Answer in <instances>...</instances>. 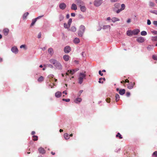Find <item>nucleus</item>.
<instances>
[{"label":"nucleus","mask_w":157,"mask_h":157,"mask_svg":"<svg viewBox=\"0 0 157 157\" xmlns=\"http://www.w3.org/2000/svg\"><path fill=\"white\" fill-rule=\"evenodd\" d=\"M85 29V28L84 25H81L80 26L79 29L78 31V35L79 36L82 37V36Z\"/></svg>","instance_id":"f257e3e1"},{"label":"nucleus","mask_w":157,"mask_h":157,"mask_svg":"<svg viewBox=\"0 0 157 157\" xmlns=\"http://www.w3.org/2000/svg\"><path fill=\"white\" fill-rule=\"evenodd\" d=\"M86 75L85 74L80 73L79 74V77L78 78V83L80 84H81L83 81V79L84 78H85L86 77Z\"/></svg>","instance_id":"f03ea898"},{"label":"nucleus","mask_w":157,"mask_h":157,"mask_svg":"<svg viewBox=\"0 0 157 157\" xmlns=\"http://www.w3.org/2000/svg\"><path fill=\"white\" fill-rule=\"evenodd\" d=\"M102 2V0H95L94 2V5L96 6H100Z\"/></svg>","instance_id":"7ed1b4c3"},{"label":"nucleus","mask_w":157,"mask_h":157,"mask_svg":"<svg viewBox=\"0 0 157 157\" xmlns=\"http://www.w3.org/2000/svg\"><path fill=\"white\" fill-rule=\"evenodd\" d=\"M59 7L61 9L63 10L66 8V5L65 3L62 2L59 4Z\"/></svg>","instance_id":"20e7f679"},{"label":"nucleus","mask_w":157,"mask_h":157,"mask_svg":"<svg viewBox=\"0 0 157 157\" xmlns=\"http://www.w3.org/2000/svg\"><path fill=\"white\" fill-rule=\"evenodd\" d=\"M54 66L57 69H61L62 68V65H61V64L58 61L56 63L55 65H54Z\"/></svg>","instance_id":"39448f33"},{"label":"nucleus","mask_w":157,"mask_h":157,"mask_svg":"<svg viewBox=\"0 0 157 157\" xmlns=\"http://www.w3.org/2000/svg\"><path fill=\"white\" fill-rule=\"evenodd\" d=\"M71 51V48L69 46L65 47L64 49V52L66 53H69Z\"/></svg>","instance_id":"423d86ee"},{"label":"nucleus","mask_w":157,"mask_h":157,"mask_svg":"<svg viewBox=\"0 0 157 157\" xmlns=\"http://www.w3.org/2000/svg\"><path fill=\"white\" fill-rule=\"evenodd\" d=\"M75 2L79 6H81L84 4L83 2L81 0H75Z\"/></svg>","instance_id":"0eeeda50"},{"label":"nucleus","mask_w":157,"mask_h":157,"mask_svg":"<svg viewBox=\"0 0 157 157\" xmlns=\"http://www.w3.org/2000/svg\"><path fill=\"white\" fill-rule=\"evenodd\" d=\"M136 41L139 43H142L144 41V39L143 37H140L136 39Z\"/></svg>","instance_id":"6e6552de"},{"label":"nucleus","mask_w":157,"mask_h":157,"mask_svg":"<svg viewBox=\"0 0 157 157\" xmlns=\"http://www.w3.org/2000/svg\"><path fill=\"white\" fill-rule=\"evenodd\" d=\"M135 84V83H132V82H130L129 84H128L127 85V87L128 89H132L134 85Z\"/></svg>","instance_id":"1a4fd4ad"},{"label":"nucleus","mask_w":157,"mask_h":157,"mask_svg":"<svg viewBox=\"0 0 157 157\" xmlns=\"http://www.w3.org/2000/svg\"><path fill=\"white\" fill-rule=\"evenodd\" d=\"M9 32V30L8 28H5L3 30V33L5 36H7Z\"/></svg>","instance_id":"9d476101"},{"label":"nucleus","mask_w":157,"mask_h":157,"mask_svg":"<svg viewBox=\"0 0 157 157\" xmlns=\"http://www.w3.org/2000/svg\"><path fill=\"white\" fill-rule=\"evenodd\" d=\"M38 151L40 153L44 154L45 153V150L42 147H40L38 149Z\"/></svg>","instance_id":"9b49d317"},{"label":"nucleus","mask_w":157,"mask_h":157,"mask_svg":"<svg viewBox=\"0 0 157 157\" xmlns=\"http://www.w3.org/2000/svg\"><path fill=\"white\" fill-rule=\"evenodd\" d=\"M63 58L65 61H67L69 59L70 56L67 55H65L63 56Z\"/></svg>","instance_id":"f8f14e48"},{"label":"nucleus","mask_w":157,"mask_h":157,"mask_svg":"<svg viewBox=\"0 0 157 157\" xmlns=\"http://www.w3.org/2000/svg\"><path fill=\"white\" fill-rule=\"evenodd\" d=\"M132 31L133 35H136L140 32V30L138 29H136L133 30Z\"/></svg>","instance_id":"ddd939ff"},{"label":"nucleus","mask_w":157,"mask_h":157,"mask_svg":"<svg viewBox=\"0 0 157 157\" xmlns=\"http://www.w3.org/2000/svg\"><path fill=\"white\" fill-rule=\"evenodd\" d=\"M12 51L15 53H17L18 52V49L16 47H13L11 48Z\"/></svg>","instance_id":"4468645a"},{"label":"nucleus","mask_w":157,"mask_h":157,"mask_svg":"<svg viewBox=\"0 0 157 157\" xmlns=\"http://www.w3.org/2000/svg\"><path fill=\"white\" fill-rule=\"evenodd\" d=\"M78 70L75 71V70H72L68 71L66 73V75H68L69 74H73L76 71H77Z\"/></svg>","instance_id":"2eb2a0df"},{"label":"nucleus","mask_w":157,"mask_h":157,"mask_svg":"<svg viewBox=\"0 0 157 157\" xmlns=\"http://www.w3.org/2000/svg\"><path fill=\"white\" fill-rule=\"evenodd\" d=\"M57 61L56 60L54 59H51L49 60L50 62L53 64L54 65H55Z\"/></svg>","instance_id":"dca6fc26"},{"label":"nucleus","mask_w":157,"mask_h":157,"mask_svg":"<svg viewBox=\"0 0 157 157\" xmlns=\"http://www.w3.org/2000/svg\"><path fill=\"white\" fill-rule=\"evenodd\" d=\"M126 34L128 36H132L133 35L132 31L128 30L127 31Z\"/></svg>","instance_id":"f3484780"},{"label":"nucleus","mask_w":157,"mask_h":157,"mask_svg":"<svg viewBox=\"0 0 157 157\" xmlns=\"http://www.w3.org/2000/svg\"><path fill=\"white\" fill-rule=\"evenodd\" d=\"M71 9L72 10H76L77 9V6L75 4H72L71 7Z\"/></svg>","instance_id":"a211bd4d"},{"label":"nucleus","mask_w":157,"mask_h":157,"mask_svg":"<svg viewBox=\"0 0 157 157\" xmlns=\"http://www.w3.org/2000/svg\"><path fill=\"white\" fill-rule=\"evenodd\" d=\"M125 92V90L124 89H122L119 90V93L121 95L124 94Z\"/></svg>","instance_id":"6ab92c4d"},{"label":"nucleus","mask_w":157,"mask_h":157,"mask_svg":"<svg viewBox=\"0 0 157 157\" xmlns=\"http://www.w3.org/2000/svg\"><path fill=\"white\" fill-rule=\"evenodd\" d=\"M73 42L75 44H78L80 42V40L78 38L76 37L74 39Z\"/></svg>","instance_id":"aec40b11"},{"label":"nucleus","mask_w":157,"mask_h":157,"mask_svg":"<svg viewBox=\"0 0 157 157\" xmlns=\"http://www.w3.org/2000/svg\"><path fill=\"white\" fill-rule=\"evenodd\" d=\"M61 96V93L59 91L56 92L55 94V96L57 98H59Z\"/></svg>","instance_id":"412c9836"},{"label":"nucleus","mask_w":157,"mask_h":157,"mask_svg":"<svg viewBox=\"0 0 157 157\" xmlns=\"http://www.w3.org/2000/svg\"><path fill=\"white\" fill-rule=\"evenodd\" d=\"M112 21L113 22H115L116 21H118L120 20L119 18L116 17H112L111 19Z\"/></svg>","instance_id":"4be33fe9"},{"label":"nucleus","mask_w":157,"mask_h":157,"mask_svg":"<svg viewBox=\"0 0 157 157\" xmlns=\"http://www.w3.org/2000/svg\"><path fill=\"white\" fill-rule=\"evenodd\" d=\"M149 5L150 7H152L155 6V4L154 2H150L149 3Z\"/></svg>","instance_id":"5701e85b"},{"label":"nucleus","mask_w":157,"mask_h":157,"mask_svg":"<svg viewBox=\"0 0 157 157\" xmlns=\"http://www.w3.org/2000/svg\"><path fill=\"white\" fill-rule=\"evenodd\" d=\"M82 101V99L81 98H77L75 101V103H78Z\"/></svg>","instance_id":"b1692460"},{"label":"nucleus","mask_w":157,"mask_h":157,"mask_svg":"<svg viewBox=\"0 0 157 157\" xmlns=\"http://www.w3.org/2000/svg\"><path fill=\"white\" fill-rule=\"evenodd\" d=\"M64 137L65 140H68L69 139V134L67 133H65L64 134Z\"/></svg>","instance_id":"393cba45"},{"label":"nucleus","mask_w":157,"mask_h":157,"mask_svg":"<svg viewBox=\"0 0 157 157\" xmlns=\"http://www.w3.org/2000/svg\"><path fill=\"white\" fill-rule=\"evenodd\" d=\"M80 7L81 10L83 12H85L86 10V8L85 6H81Z\"/></svg>","instance_id":"a878e982"},{"label":"nucleus","mask_w":157,"mask_h":157,"mask_svg":"<svg viewBox=\"0 0 157 157\" xmlns=\"http://www.w3.org/2000/svg\"><path fill=\"white\" fill-rule=\"evenodd\" d=\"M115 98L116 101H118L120 99V96L119 94H115Z\"/></svg>","instance_id":"bb28decb"},{"label":"nucleus","mask_w":157,"mask_h":157,"mask_svg":"<svg viewBox=\"0 0 157 157\" xmlns=\"http://www.w3.org/2000/svg\"><path fill=\"white\" fill-rule=\"evenodd\" d=\"M36 19H34L32 20V22L30 25L31 26H33L36 21Z\"/></svg>","instance_id":"cd10ccee"},{"label":"nucleus","mask_w":157,"mask_h":157,"mask_svg":"<svg viewBox=\"0 0 157 157\" xmlns=\"http://www.w3.org/2000/svg\"><path fill=\"white\" fill-rule=\"evenodd\" d=\"M44 80V78L42 76H41L38 79V81L39 82H42Z\"/></svg>","instance_id":"c85d7f7f"},{"label":"nucleus","mask_w":157,"mask_h":157,"mask_svg":"<svg viewBox=\"0 0 157 157\" xmlns=\"http://www.w3.org/2000/svg\"><path fill=\"white\" fill-rule=\"evenodd\" d=\"M116 137H118L119 139H121L123 138L119 132H118L117 135H116Z\"/></svg>","instance_id":"c756f323"},{"label":"nucleus","mask_w":157,"mask_h":157,"mask_svg":"<svg viewBox=\"0 0 157 157\" xmlns=\"http://www.w3.org/2000/svg\"><path fill=\"white\" fill-rule=\"evenodd\" d=\"M48 52L51 55L53 53V50L52 48H50L48 49Z\"/></svg>","instance_id":"7c9ffc66"},{"label":"nucleus","mask_w":157,"mask_h":157,"mask_svg":"<svg viewBox=\"0 0 157 157\" xmlns=\"http://www.w3.org/2000/svg\"><path fill=\"white\" fill-rule=\"evenodd\" d=\"M29 14V13L28 12H26L23 15V18L24 19H26Z\"/></svg>","instance_id":"2f4dec72"},{"label":"nucleus","mask_w":157,"mask_h":157,"mask_svg":"<svg viewBox=\"0 0 157 157\" xmlns=\"http://www.w3.org/2000/svg\"><path fill=\"white\" fill-rule=\"evenodd\" d=\"M64 18V17L62 15H59V21H62L63 19Z\"/></svg>","instance_id":"473e14b6"},{"label":"nucleus","mask_w":157,"mask_h":157,"mask_svg":"<svg viewBox=\"0 0 157 157\" xmlns=\"http://www.w3.org/2000/svg\"><path fill=\"white\" fill-rule=\"evenodd\" d=\"M70 30L72 32H75L76 30V29L75 26H72L70 29Z\"/></svg>","instance_id":"72a5a7b5"},{"label":"nucleus","mask_w":157,"mask_h":157,"mask_svg":"<svg viewBox=\"0 0 157 157\" xmlns=\"http://www.w3.org/2000/svg\"><path fill=\"white\" fill-rule=\"evenodd\" d=\"M150 12L151 13H154L157 15V10H150Z\"/></svg>","instance_id":"f704fd0d"},{"label":"nucleus","mask_w":157,"mask_h":157,"mask_svg":"<svg viewBox=\"0 0 157 157\" xmlns=\"http://www.w3.org/2000/svg\"><path fill=\"white\" fill-rule=\"evenodd\" d=\"M141 34L142 36H145L147 35V33L146 31H143L141 32Z\"/></svg>","instance_id":"c9c22d12"},{"label":"nucleus","mask_w":157,"mask_h":157,"mask_svg":"<svg viewBox=\"0 0 157 157\" xmlns=\"http://www.w3.org/2000/svg\"><path fill=\"white\" fill-rule=\"evenodd\" d=\"M33 140L34 141H37L38 140V136H36L33 135Z\"/></svg>","instance_id":"e433bc0d"},{"label":"nucleus","mask_w":157,"mask_h":157,"mask_svg":"<svg viewBox=\"0 0 157 157\" xmlns=\"http://www.w3.org/2000/svg\"><path fill=\"white\" fill-rule=\"evenodd\" d=\"M153 157H157V151H155L153 153L152 155Z\"/></svg>","instance_id":"4c0bfd02"},{"label":"nucleus","mask_w":157,"mask_h":157,"mask_svg":"<svg viewBox=\"0 0 157 157\" xmlns=\"http://www.w3.org/2000/svg\"><path fill=\"white\" fill-rule=\"evenodd\" d=\"M72 20L71 18H70L69 19L68 21V25H69V26H70L72 22Z\"/></svg>","instance_id":"58836bf2"},{"label":"nucleus","mask_w":157,"mask_h":157,"mask_svg":"<svg viewBox=\"0 0 157 157\" xmlns=\"http://www.w3.org/2000/svg\"><path fill=\"white\" fill-rule=\"evenodd\" d=\"M151 40L153 41H157V36L152 37Z\"/></svg>","instance_id":"ea45409f"},{"label":"nucleus","mask_w":157,"mask_h":157,"mask_svg":"<svg viewBox=\"0 0 157 157\" xmlns=\"http://www.w3.org/2000/svg\"><path fill=\"white\" fill-rule=\"evenodd\" d=\"M64 27L65 28H68L70 27V26H69V25H68V24H67L66 23H64Z\"/></svg>","instance_id":"a19ab883"},{"label":"nucleus","mask_w":157,"mask_h":157,"mask_svg":"<svg viewBox=\"0 0 157 157\" xmlns=\"http://www.w3.org/2000/svg\"><path fill=\"white\" fill-rule=\"evenodd\" d=\"M121 9L122 10H123L125 9V5L124 4H122L121 5Z\"/></svg>","instance_id":"79ce46f5"},{"label":"nucleus","mask_w":157,"mask_h":157,"mask_svg":"<svg viewBox=\"0 0 157 157\" xmlns=\"http://www.w3.org/2000/svg\"><path fill=\"white\" fill-rule=\"evenodd\" d=\"M152 58L155 60H157V56L155 55H153L152 56Z\"/></svg>","instance_id":"37998d69"},{"label":"nucleus","mask_w":157,"mask_h":157,"mask_svg":"<svg viewBox=\"0 0 157 157\" xmlns=\"http://www.w3.org/2000/svg\"><path fill=\"white\" fill-rule=\"evenodd\" d=\"M115 7L117 8H118L120 6V5L119 3H116L114 5Z\"/></svg>","instance_id":"c03bdc74"},{"label":"nucleus","mask_w":157,"mask_h":157,"mask_svg":"<svg viewBox=\"0 0 157 157\" xmlns=\"http://www.w3.org/2000/svg\"><path fill=\"white\" fill-rule=\"evenodd\" d=\"M106 101L108 103H109L110 101V98H108L106 99Z\"/></svg>","instance_id":"a18cd8bd"},{"label":"nucleus","mask_w":157,"mask_h":157,"mask_svg":"<svg viewBox=\"0 0 157 157\" xmlns=\"http://www.w3.org/2000/svg\"><path fill=\"white\" fill-rule=\"evenodd\" d=\"M63 101H65L66 102H69L70 101V99H63Z\"/></svg>","instance_id":"49530a36"},{"label":"nucleus","mask_w":157,"mask_h":157,"mask_svg":"<svg viewBox=\"0 0 157 157\" xmlns=\"http://www.w3.org/2000/svg\"><path fill=\"white\" fill-rule=\"evenodd\" d=\"M41 33L40 32L39 33V34L38 35L37 37L38 38H41Z\"/></svg>","instance_id":"de8ad7c7"},{"label":"nucleus","mask_w":157,"mask_h":157,"mask_svg":"<svg viewBox=\"0 0 157 157\" xmlns=\"http://www.w3.org/2000/svg\"><path fill=\"white\" fill-rule=\"evenodd\" d=\"M151 22L148 19L147 20V24L148 25H151Z\"/></svg>","instance_id":"09e8293b"},{"label":"nucleus","mask_w":157,"mask_h":157,"mask_svg":"<svg viewBox=\"0 0 157 157\" xmlns=\"http://www.w3.org/2000/svg\"><path fill=\"white\" fill-rule=\"evenodd\" d=\"M152 48V46L151 45H149L148 46L147 48L148 50H150Z\"/></svg>","instance_id":"8fccbe9b"},{"label":"nucleus","mask_w":157,"mask_h":157,"mask_svg":"<svg viewBox=\"0 0 157 157\" xmlns=\"http://www.w3.org/2000/svg\"><path fill=\"white\" fill-rule=\"evenodd\" d=\"M103 79V78H99V81H98V82L99 83H103V82L102 81V82H101V80L102 79Z\"/></svg>","instance_id":"3c124183"},{"label":"nucleus","mask_w":157,"mask_h":157,"mask_svg":"<svg viewBox=\"0 0 157 157\" xmlns=\"http://www.w3.org/2000/svg\"><path fill=\"white\" fill-rule=\"evenodd\" d=\"M130 93L129 92H127L126 93V95L127 96L129 97L130 95Z\"/></svg>","instance_id":"603ef678"},{"label":"nucleus","mask_w":157,"mask_h":157,"mask_svg":"<svg viewBox=\"0 0 157 157\" xmlns=\"http://www.w3.org/2000/svg\"><path fill=\"white\" fill-rule=\"evenodd\" d=\"M121 11H122V10L121 9H118V10L116 12L117 13H118Z\"/></svg>","instance_id":"864d4df0"},{"label":"nucleus","mask_w":157,"mask_h":157,"mask_svg":"<svg viewBox=\"0 0 157 157\" xmlns=\"http://www.w3.org/2000/svg\"><path fill=\"white\" fill-rule=\"evenodd\" d=\"M71 15L72 17H75V13H71Z\"/></svg>","instance_id":"5fc2aeb1"},{"label":"nucleus","mask_w":157,"mask_h":157,"mask_svg":"<svg viewBox=\"0 0 157 157\" xmlns=\"http://www.w3.org/2000/svg\"><path fill=\"white\" fill-rule=\"evenodd\" d=\"M48 66L49 67L52 68L53 67V66L51 64H48Z\"/></svg>","instance_id":"6e6d98bb"},{"label":"nucleus","mask_w":157,"mask_h":157,"mask_svg":"<svg viewBox=\"0 0 157 157\" xmlns=\"http://www.w3.org/2000/svg\"><path fill=\"white\" fill-rule=\"evenodd\" d=\"M104 28H109V29H110V26L108 25H106V26H104Z\"/></svg>","instance_id":"4d7b16f0"},{"label":"nucleus","mask_w":157,"mask_h":157,"mask_svg":"<svg viewBox=\"0 0 157 157\" xmlns=\"http://www.w3.org/2000/svg\"><path fill=\"white\" fill-rule=\"evenodd\" d=\"M54 77V75H50L48 76V77L50 78H53Z\"/></svg>","instance_id":"13d9d810"},{"label":"nucleus","mask_w":157,"mask_h":157,"mask_svg":"<svg viewBox=\"0 0 157 157\" xmlns=\"http://www.w3.org/2000/svg\"><path fill=\"white\" fill-rule=\"evenodd\" d=\"M99 74L101 76H102L103 75V74L102 73H101V71H99Z\"/></svg>","instance_id":"bf43d9fd"},{"label":"nucleus","mask_w":157,"mask_h":157,"mask_svg":"<svg viewBox=\"0 0 157 157\" xmlns=\"http://www.w3.org/2000/svg\"><path fill=\"white\" fill-rule=\"evenodd\" d=\"M153 24L155 25H157V21H154Z\"/></svg>","instance_id":"052dcab7"},{"label":"nucleus","mask_w":157,"mask_h":157,"mask_svg":"<svg viewBox=\"0 0 157 157\" xmlns=\"http://www.w3.org/2000/svg\"><path fill=\"white\" fill-rule=\"evenodd\" d=\"M25 45H22L20 46V48H25Z\"/></svg>","instance_id":"680f3d73"},{"label":"nucleus","mask_w":157,"mask_h":157,"mask_svg":"<svg viewBox=\"0 0 157 157\" xmlns=\"http://www.w3.org/2000/svg\"><path fill=\"white\" fill-rule=\"evenodd\" d=\"M79 18H83V17L82 15H79Z\"/></svg>","instance_id":"e2e57ef3"},{"label":"nucleus","mask_w":157,"mask_h":157,"mask_svg":"<svg viewBox=\"0 0 157 157\" xmlns=\"http://www.w3.org/2000/svg\"><path fill=\"white\" fill-rule=\"evenodd\" d=\"M43 15L40 16H39L38 17H37V18H36L35 19H36V20H37V19L40 18L41 17H43Z\"/></svg>","instance_id":"0e129e2a"},{"label":"nucleus","mask_w":157,"mask_h":157,"mask_svg":"<svg viewBox=\"0 0 157 157\" xmlns=\"http://www.w3.org/2000/svg\"><path fill=\"white\" fill-rule=\"evenodd\" d=\"M152 32L155 34H157V31H154L153 32Z\"/></svg>","instance_id":"69168bd1"},{"label":"nucleus","mask_w":157,"mask_h":157,"mask_svg":"<svg viewBox=\"0 0 157 157\" xmlns=\"http://www.w3.org/2000/svg\"><path fill=\"white\" fill-rule=\"evenodd\" d=\"M124 82H125H125H128V83L129 82V81L128 79H126L125 80Z\"/></svg>","instance_id":"338daca9"},{"label":"nucleus","mask_w":157,"mask_h":157,"mask_svg":"<svg viewBox=\"0 0 157 157\" xmlns=\"http://www.w3.org/2000/svg\"><path fill=\"white\" fill-rule=\"evenodd\" d=\"M131 22V19H128L127 21V22L128 23H129Z\"/></svg>","instance_id":"774afa93"}]
</instances>
